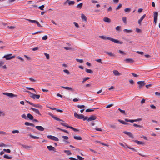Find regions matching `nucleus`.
I'll return each instance as SVG.
<instances>
[{
  "label": "nucleus",
  "instance_id": "51",
  "mask_svg": "<svg viewBox=\"0 0 160 160\" xmlns=\"http://www.w3.org/2000/svg\"><path fill=\"white\" fill-rule=\"evenodd\" d=\"M77 107L79 108H84L85 106L84 105H78Z\"/></svg>",
  "mask_w": 160,
  "mask_h": 160
},
{
  "label": "nucleus",
  "instance_id": "47",
  "mask_svg": "<svg viewBox=\"0 0 160 160\" xmlns=\"http://www.w3.org/2000/svg\"><path fill=\"white\" fill-rule=\"evenodd\" d=\"M36 24H37V26L39 27H40V28H42V26L39 23V22L37 21H36V22H35V23Z\"/></svg>",
  "mask_w": 160,
  "mask_h": 160
},
{
  "label": "nucleus",
  "instance_id": "20",
  "mask_svg": "<svg viewBox=\"0 0 160 160\" xmlns=\"http://www.w3.org/2000/svg\"><path fill=\"white\" fill-rule=\"evenodd\" d=\"M103 20L105 22L108 23H110L111 22L110 19L108 18L104 17Z\"/></svg>",
  "mask_w": 160,
  "mask_h": 160
},
{
  "label": "nucleus",
  "instance_id": "4",
  "mask_svg": "<svg viewBox=\"0 0 160 160\" xmlns=\"http://www.w3.org/2000/svg\"><path fill=\"white\" fill-rule=\"evenodd\" d=\"M25 101L27 102L28 104H29L30 105L33 107H34L36 108H38L41 109H42V107L40 104H33V103H32L26 100H25Z\"/></svg>",
  "mask_w": 160,
  "mask_h": 160
},
{
  "label": "nucleus",
  "instance_id": "48",
  "mask_svg": "<svg viewBox=\"0 0 160 160\" xmlns=\"http://www.w3.org/2000/svg\"><path fill=\"white\" fill-rule=\"evenodd\" d=\"M44 5H42L41 6L39 7L38 8L41 10H44Z\"/></svg>",
  "mask_w": 160,
  "mask_h": 160
},
{
  "label": "nucleus",
  "instance_id": "9",
  "mask_svg": "<svg viewBox=\"0 0 160 160\" xmlns=\"http://www.w3.org/2000/svg\"><path fill=\"white\" fill-rule=\"evenodd\" d=\"M158 13L157 12H155L154 13V21L156 24L158 20Z\"/></svg>",
  "mask_w": 160,
  "mask_h": 160
},
{
  "label": "nucleus",
  "instance_id": "37",
  "mask_svg": "<svg viewBox=\"0 0 160 160\" xmlns=\"http://www.w3.org/2000/svg\"><path fill=\"white\" fill-rule=\"evenodd\" d=\"M69 128L72 129L74 131H79V130L78 129L76 128H75L72 126H70V127H69Z\"/></svg>",
  "mask_w": 160,
  "mask_h": 160
},
{
  "label": "nucleus",
  "instance_id": "29",
  "mask_svg": "<svg viewBox=\"0 0 160 160\" xmlns=\"http://www.w3.org/2000/svg\"><path fill=\"white\" fill-rule=\"evenodd\" d=\"M61 87H62V88H63L66 89L67 90H71V91H73V88H72L70 87H69L62 86Z\"/></svg>",
  "mask_w": 160,
  "mask_h": 160
},
{
  "label": "nucleus",
  "instance_id": "39",
  "mask_svg": "<svg viewBox=\"0 0 160 160\" xmlns=\"http://www.w3.org/2000/svg\"><path fill=\"white\" fill-rule=\"evenodd\" d=\"M131 10V9L129 8H127L124 9V11L126 12H130Z\"/></svg>",
  "mask_w": 160,
  "mask_h": 160
},
{
  "label": "nucleus",
  "instance_id": "53",
  "mask_svg": "<svg viewBox=\"0 0 160 160\" xmlns=\"http://www.w3.org/2000/svg\"><path fill=\"white\" fill-rule=\"evenodd\" d=\"M77 157L78 158V160L79 159V160H83L84 159V158H82L79 155H78L77 156Z\"/></svg>",
  "mask_w": 160,
  "mask_h": 160
},
{
  "label": "nucleus",
  "instance_id": "31",
  "mask_svg": "<svg viewBox=\"0 0 160 160\" xmlns=\"http://www.w3.org/2000/svg\"><path fill=\"white\" fill-rule=\"evenodd\" d=\"M26 20L28 21H29V22L32 23H35V22L36 20H32L30 19H25Z\"/></svg>",
  "mask_w": 160,
  "mask_h": 160
},
{
  "label": "nucleus",
  "instance_id": "52",
  "mask_svg": "<svg viewBox=\"0 0 160 160\" xmlns=\"http://www.w3.org/2000/svg\"><path fill=\"white\" fill-rule=\"evenodd\" d=\"M76 60L77 62H80L81 63H82L83 62V61L82 59H76Z\"/></svg>",
  "mask_w": 160,
  "mask_h": 160
},
{
  "label": "nucleus",
  "instance_id": "38",
  "mask_svg": "<svg viewBox=\"0 0 160 160\" xmlns=\"http://www.w3.org/2000/svg\"><path fill=\"white\" fill-rule=\"evenodd\" d=\"M126 147H127L128 148H129V149L132 150L133 151H135V152H137V150L135 149H134V148H131L130 147H129V146H128L127 145H126Z\"/></svg>",
  "mask_w": 160,
  "mask_h": 160
},
{
  "label": "nucleus",
  "instance_id": "14",
  "mask_svg": "<svg viewBox=\"0 0 160 160\" xmlns=\"http://www.w3.org/2000/svg\"><path fill=\"white\" fill-rule=\"evenodd\" d=\"M125 61L127 63H132L134 62V60L132 58H127L125 59Z\"/></svg>",
  "mask_w": 160,
  "mask_h": 160
},
{
  "label": "nucleus",
  "instance_id": "45",
  "mask_svg": "<svg viewBox=\"0 0 160 160\" xmlns=\"http://www.w3.org/2000/svg\"><path fill=\"white\" fill-rule=\"evenodd\" d=\"M122 6V4H121V3L119 4L118 5V6L116 8V10H118L119 9L121 8Z\"/></svg>",
  "mask_w": 160,
  "mask_h": 160
},
{
  "label": "nucleus",
  "instance_id": "26",
  "mask_svg": "<svg viewBox=\"0 0 160 160\" xmlns=\"http://www.w3.org/2000/svg\"><path fill=\"white\" fill-rule=\"evenodd\" d=\"M3 157L5 158H6L7 159H11L12 158V156H9L7 155H4L3 156Z\"/></svg>",
  "mask_w": 160,
  "mask_h": 160
},
{
  "label": "nucleus",
  "instance_id": "24",
  "mask_svg": "<svg viewBox=\"0 0 160 160\" xmlns=\"http://www.w3.org/2000/svg\"><path fill=\"white\" fill-rule=\"evenodd\" d=\"M118 121L121 123L124 124V125H129V123H128L127 122H125L123 120H122L120 119H118Z\"/></svg>",
  "mask_w": 160,
  "mask_h": 160
},
{
  "label": "nucleus",
  "instance_id": "17",
  "mask_svg": "<svg viewBox=\"0 0 160 160\" xmlns=\"http://www.w3.org/2000/svg\"><path fill=\"white\" fill-rule=\"evenodd\" d=\"M27 117L28 119V118L30 120H32L34 118L33 117L30 113L27 114Z\"/></svg>",
  "mask_w": 160,
  "mask_h": 160
},
{
  "label": "nucleus",
  "instance_id": "41",
  "mask_svg": "<svg viewBox=\"0 0 160 160\" xmlns=\"http://www.w3.org/2000/svg\"><path fill=\"white\" fill-rule=\"evenodd\" d=\"M44 54L46 56V58L47 59H49L50 57L49 54L46 52H44Z\"/></svg>",
  "mask_w": 160,
  "mask_h": 160
},
{
  "label": "nucleus",
  "instance_id": "33",
  "mask_svg": "<svg viewBox=\"0 0 160 160\" xmlns=\"http://www.w3.org/2000/svg\"><path fill=\"white\" fill-rule=\"evenodd\" d=\"M29 136L30 137L32 138L33 139H38L39 138V137L35 136L31 134H30Z\"/></svg>",
  "mask_w": 160,
  "mask_h": 160
},
{
  "label": "nucleus",
  "instance_id": "19",
  "mask_svg": "<svg viewBox=\"0 0 160 160\" xmlns=\"http://www.w3.org/2000/svg\"><path fill=\"white\" fill-rule=\"evenodd\" d=\"M20 144L23 148H24L25 149H30V148H32V147L30 146H27L23 144Z\"/></svg>",
  "mask_w": 160,
  "mask_h": 160
},
{
  "label": "nucleus",
  "instance_id": "46",
  "mask_svg": "<svg viewBox=\"0 0 160 160\" xmlns=\"http://www.w3.org/2000/svg\"><path fill=\"white\" fill-rule=\"evenodd\" d=\"M3 150L5 152L8 153H10L11 152V150H10V149H3Z\"/></svg>",
  "mask_w": 160,
  "mask_h": 160
},
{
  "label": "nucleus",
  "instance_id": "62",
  "mask_svg": "<svg viewBox=\"0 0 160 160\" xmlns=\"http://www.w3.org/2000/svg\"><path fill=\"white\" fill-rule=\"evenodd\" d=\"M136 32H137V33H140L141 32V29H139V28H137L136 29Z\"/></svg>",
  "mask_w": 160,
  "mask_h": 160
},
{
  "label": "nucleus",
  "instance_id": "27",
  "mask_svg": "<svg viewBox=\"0 0 160 160\" xmlns=\"http://www.w3.org/2000/svg\"><path fill=\"white\" fill-rule=\"evenodd\" d=\"M73 138L74 139L77 140H82V138L80 136H74Z\"/></svg>",
  "mask_w": 160,
  "mask_h": 160
},
{
  "label": "nucleus",
  "instance_id": "61",
  "mask_svg": "<svg viewBox=\"0 0 160 160\" xmlns=\"http://www.w3.org/2000/svg\"><path fill=\"white\" fill-rule=\"evenodd\" d=\"M73 24H74L75 26H76L77 28H79V25H78V24L77 23H76V22H74L73 23Z\"/></svg>",
  "mask_w": 160,
  "mask_h": 160
},
{
  "label": "nucleus",
  "instance_id": "40",
  "mask_svg": "<svg viewBox=\"0 0 160 160\" xmlns=\"http://www.w3.org/2000/svg\"><path fill=\"white\" fill-rule=\"evenodd\" d=\"M85 71L86 72L89 73H92L93 72L91 70L87 68L85 69Z\"/></svg>",
  "mask_w": 160,
  "mask_h": 160
},
{
  "label": "nucleus",
  "instance_id": "34",
  "mask_svg": "<svg viewBox=\"0 0 160 160\" xmlns=\"http://www.w3.org/2000/svg\"><path fill=\"white\" fill-rule=\"evenodd\" d=\"M64 152L66 153L68 155H71L72 154V153L70 152L69 150H65L64 151Z\"/></svg>",
  "mask_w": 160,
  "mask_h": 160
},
{
  "label": "nucleus",
  "instance_id": "16",
  "mask_svg": "<svg viewBox=\"0 0 160 160\" xmlns=\"http://www.w3.org/2000/svg\"><path fill=\"white\" fill-rule=\"evenodd\" d=\"M47 147L49 151L53 150L54 151V152H56L55 151H54V149H55V148H54V147H52V146L50 145V146H48Z\"/></svg>",
  "mask_w": 160,
  "mask_h": 160
},
{
  "label": "nucleus",
  "instance_id": "63",
  "mask_svg": "<svg viewBox=\"0 0 160 160\" xmlns=\"http://www.w3.org/2000/svg\"><path fill=\"white\" fill-rule=\"evenodd\" d=\"M110 127L111 128H116V126L113 124L110 125Z\"/></svg>",
  "mask_w": 160,
  "mask_h": 160
},
{
  "label": "nucleus",
  "instance_id": "1",
  "mask_svg": "<svg viewBox=\"0 0 160 160\" xmlns=\"http://www.w3.org/2000/svg\"><path fill=\"white\" fill-rule=\"evenodd\" d=\"M100 37L103 39L106 40H109L113 42L116 43H119L120 44H122L123 43V42L121 41H120L118 40L117 39H115L113 38H110V37H107L106 38L104 36H100Z\"/></svg>",
  "mask_w": 160,
  "mask_h": 160
},
{
  "label": "nucleus",
  "instance_id": "8",
  "mask_svg": "<svg viewBox=\"0 0 160 160\" xmlns=\"http://www.w3.org/2000/svg\"><path fill=\"white\" fill-rule=\"evenodd\" d=\"M70 0H67V1L65 2L64 4L65 5L67 3H68L69 5H74L75 3V2L73 1H70Z\"/></svg>",
  "mask_w": 160,
  "mask_h": 160
},
{
  "label": "nucleus",
  "instance_id": "23",
  "mask_svg": "<svg viewBox=\"0 0 160 160\" xmlns=\"http://www.w3.org/2000/svg\"><path fill=\"white\" fill-rule=\"evenodd\" d=\"M8 96L10 97H16L17 96V95L14 94L13 93L8 92Z\"/></svg>",
  "mask_w": 160,
  "mask_h": 160
},
{
  "label": "nucleus",
  "instance_id": "18",
  "mask_svg": "<svg viewBox=\"0 0 160 160\" xmlns=\"http://www.w3.org/2000/svg\"><path fill=\"white\" fill-rule=\"evenodd\" d=\"M81 18L82 21H84L85 22H87V18L83 14H81Z\"/></svg>",
  "mask_w": 160,
  "mask_h": 160
},
{
  "label": "nucleus",
  "instance_id": "13",
  "mask_svg": "<svg viewBox=\"0 0 160 160\" xmlns=\"http://www.w3.org/2000/svg\"><path fill=\"white\" fill-rule=\"evenodd\" d=\"M146 16V14H144L141 17L140 19L138 20V23L139 25H141V22L144 19Z\"/></svg>",
  "mask_w": 160,
  "mask_h": 160
},
{
  "label": "nucleus",
  "instance_id": "12",
  "mask_svg": "<svg viewBox=\"0 0 160 160\" xmlns=\"http://www.w3.org/2000/svg\"><path fill=\"white\" fill-rule=\"evenodd\" d=\"M31 109L33 111L35 112L37 114H38L40 116H41V114L40 113L39 110L35 108H31Z\"/></svg>",
  "mask_w": 160,
  "mask_h": 160
},
{
  "label": "nucleus",
  "instance_id": "64",
  "mask_svg": "<svg viewBox=\"0 0 160 160\" xmlns=\"http://www.w3.org/2000/svg\"><path fill=\"white\" fill-rule=\"evenodd\" d=\"M69 159L71 160H78V159H76L73 157H70L69 158Z\"/></svg>",
  "mask_w": 160,
  "mask_h": 160
},
{
  "label": "nucleus",
  "instance_id": "35",
  "mask_svg": "<svg viewBox=\"0 0 160 160\" xmlns=\"http://www.w3.org/2000/svg\"><path fill=\"white\" fill-rule=\"evenodd\" d=\"M118 110L120 111V112L123 114L124 115H126V113H125V111L124 110H121L120 108H119Z\"/></svg>",
  "mask_w": 160,
  "mask_h": 160
},
{
  "label": "nucleus",
  "instance_id": "58",
  "mask_svg": "<svg viewBox=\"0 0 160 160\" xmlns=\"http://www.w3.org/2000/svg\"><path fill=\"white\" fill-rule=\"evenodd\" d=\"M48 37L47 35L44 36L42 38V39L43 40H46L48 39Z\"/></svg>",
  "mask_w": 160,
  "mask_h": 160
},
{
  "label": "nucleus",
  "instance_id": "49",
  "mask_svg": "<svg viewBox=\"0 0 160 160\" xmlns=\"http://www.w3.org/2000/svg\"><path fill=\"white\" fill-rule=\"evenodd\" d=\"M12 132L13 134L18 133H19V131L18 130H14L12 131Z\"/></svg>",
  "mask_w": 160,
  "mask_h": 160
},
{
  "label": "nucleus",
  "instance_id": "28",
  "mask_svg": "<svg viewBox=\"0 0 160 160\" xmlns=\"http://www.w3.org/2000/svg\"><path fill=\"white\" fill-rule=\"evenodd\" d=\"M61 125H63L65 127L68 128H69V127H70V126H68L67 123H66L64 122H61Z\"/></svg>",
  "mask_w": 160,
  "mask_h": 160
},
{
  "label": "nucleus",
  "instance_id": "25",
  "mask_svg": "<svg viewBox=\"0 0 160 160\" xmlns=\"http://www.w3.org/2000/svg\"><path fill=\"white\" fill-rule=\"evenodd\" d=\"M133 141L135 142L136 143L140 145V144H144V143L143 142H142L138 141L137 140H133Z\"/></svg>",
  "mask_w": 160,
  "mask_h": 160
},
{
  "label": "nucleus",
  "instance_id": "5",
  "mask_svg": "<svg viewBox=\"0 0 160 160\" xmlns=\"http://www.w3.org/2000/svg\"><path fill=\"white\" fill-rule=\"evenodd\" d=\"M12 55V54H9L7 55H4L3 58H5L6 60H10L12 58H13L15 57V56H11Z\"/></svg>",
  "mask_w": 160,
  "mask_h": 160
},
{
  "label": "nucleus",
  "instance_id": "10",
  "mask_svg": "<svg viewBox=\"0 0 160 160\" xmlns=\"http://www.w3.org/2000/svg\"><path fill=\"white\" fill-rule=\"evenodd\" d=\"M123 133L126 135H128L130 137L134 138L133 135L130 132L124 131L123 132Z\"/></svg>",
  "mask_w": 160,
  "mask_h": 160
},
{
  "label": "nucleus",
  "instance_id": "56",
  "mask_svg": "<svg viewBox=\"0 0 160 160\" xmlns=\"http://www.w3.org/2000/svg\"><path fill=\"white\" fill-rule=\"evenodd\" d=\"M95 61L97 62H98L99 63H100L101 64H102L103 63L102 62V60L100 59H96Z\"/></svg>",
  "mask_w": 160,
  "mask_h": 160
},
{
  "label": "nucleus",
  "instance_id": "22",
  "mask_svg": "<svg viewBox=\"0 0 160 160\" xmlns=\"http://www.w3.org/2000/svg\"><path fill=\"white\" fill-rule=\"evenodd\" d=\"M113 72L114 74L116 76H119L121 75L120 73L116 70H113Z\"/></svg>",
  "mask_w": 160,
  "mask_h": 160
},
{
  "label": "nucleus",
  "instance_id": "21",
  "mask_svg": "<svg viewBox=\"0 0 160 160\" xmlns=\"http://www.w3.org/2000/svg\"><path fill=\"white\" fill-rule=\"evenodd\" d=\"M105 53L107 54L108 55L110 56H112V57H115L116 55L112 53V52H106Z\"/></svg>",
  "mask_w": 160,
  "mask_h": 160
},
{
  "label": "nucleus",
  "instance_id": "44",
  "mask_svg": "<svg viewBox=\"0 0 160 160\" xmlns=\"http://www.w3.org/2000/svg\"><path fill=\"white\" fill-rule=\"evenodd\" d=\"M90 79L89 77H85L83 78L82 83Z\"/></svg>",
  "mask_w": 160,
  "mask_h": 160
},
{
  "label": "nucleus",
  "instance_id": "59",
  "mask_svg": "<svg viewBox=\"0 0 160 160\" xmlns=\"http://www.w3.org/2000/svg\"><path fill=\"white\" fill-rule=\"evenodd\" d=\"M94 111V110L93 109H86V112H92V111Z\"/></svg>",
  "mask_w": 160,
  "mask_h": 160
},
{
  "label": "nucleus",
  "instance_id": "15",
  "mask_svg": "<svg viewBox=\"0 0 160 160\" xmlns=\"http://www.w3.org/2000/svg\"><path fill=\"white\" fill-rule=\"evenodd\" d=\"M35 128L38 130L40 131H43L44 130V128L41 126H36Z\"/></svg>",
  "mask_w": 160,
  "mask_h": 160
},
{
  "label": "nucleus",
  "instance_id": "30",
  "mask_svg": "<svg viewBox=\"0 0 160 160\" xmlns=\"http://www.w3.org/2000/svg\"><path fill=\"white\" fill-rule=\"evenodd\" d=\"M83 6V3H81L79 4H78L77 6V8L79 9H81Z\"/></svg>",
  "mask_w": 160,
  "mask_h": 160
},
{
  "label": "nucleus",
  "instance_id": "7",
  "mask_svg": "<svg viewBox=\"0 0 160 160\" xmlns=\"http://www.w3.org/2000/svg\"><path fill=\"white\" fill-rule=\"evenodd\" d=\"M138 84L139 85L138 87L139 89H141L145 84L144 81H140L137 82Z\"/></svg>",
  "mask_w": 160,
  "mask_h": 160
},
{
  "label": "nucleus",
  "instance_id": "43",
  "mask_svg": "<svg viewBox=\"0 0 160 160\" xmlns=\"http://www.w3.org/2000/svg\"><path fill=\"white\" fill-rule=\"evenodd\" d=\"M122 20L124 23L125 24L127 23V18L126 17H123L122 18Z\"/></svg>",
  "mask_w": 160,
  "mask_h": 160
},
{
  "label": "nucleus",
  "instance_id": "50",
  "mask_svg": "<svg viewBox=\"0 0 160 160\" xmlns=\"http://www.w3.org/2000/svg\"><path fill=\"white\" fill-rule=\"evenodd\" d=\"M21 117L22 118H24L25 119H26V120L28 119V118L27 117V116H26V115L25 114H22V115Z\"/></svg>",
  "mask_w": 160,
  "mask_h": 160
},
{
  "label": "nucleus",
  "instance_id": "3",
  "mask_svg": "<svg viewBox=\"0 0 160 160\" xmlns=\"http://www.w3.org/2000/svg\"><path fill=\"white\" fill-rule=\"evenodd\" d=\"M26 92L30 94V97L33 99H39L40 98V95H39L36 94L34 93H33L28 91H27Z\"/></svg>",
  "mask_w": 160,
  "mask_h": 160
},
{
  "label": "nucleus",
  "instance_id": "2",
  "mask_svg": "<svg viewBox=\"0 0 160 160\" xmlns=\"http://www.w3.org/2000/svg\"><path fill=\"white\" fill-rule=\"evenodd\" d=\"M74 117L79 119H83L84 121H85L88 119V117H85L82 114H78V113L76 112L74 113Z\"/></svg>",
  "mask_w": 160,
  "mask_h": 160
},
{
  "label": "nucleus",
  "instance_id": "11",
  "mask_svg": "<svg viewBox=\"0 0 160 160\" xmlns=\"http://www.w3.org/2000/svg\"><path fill=\"white\" fill-rule=\"evenodd\" d=\"M96 117L94 115H91L87 119L88 121H90L92 120H95L96 119Z\"/></svg>",
  "mask_w": 160,
  "mask_h": 160
},
{
  "label": "nucleus",
  "instance_id": "55",
  "mask_svg": "<svg viewBox=\"0 0 160 160\" xmlns=\"http://www.w3.org/2000/svg\"><path fill=\"white\" fill-rule=\"evenodd\" d=\"M63 72L67 74H70L69 71L67 69H64L63 70Z\"/></svg>",
  "mask_w": 160,
  "mask_h": 160
},
{
  "label": "nucleus",
  "instance_id": "60",
  "mask_svg": "<svg viewBox=\"0 0 160 160\" xmlns=\"http://www.w3.org/2000/svg\"><path fill=\"white\" fill-rule=\"evenodd\" d=\"M95 129L98 131H102V130L99 128H95Z\"/></svg>",
  "mask_w": 160,
  "mask_h": 160
},
{
  "label": "nucleus",
  "instance_id": "32",
  "mask_svg": "<svg viewBox=\"0 0 160 160\" xmlns=\"http://www.w3.org/2000/svg\"><path fill=\"white\" fill-rule=\"evenodd\" d=\"M123 31L125 32L128 33H130L132 32V30H128L127 29H125L123 30Z\"/></svg>",
  "mask_w": 160,
  "mask_h": 160
},
{
  "label": "nucleus",
  "instance_id": "36",
  "mask_svg": "<svg viewBox=\"0 0 160 160\" xmlns=\"http://www.w3.org/2000/svg\"><path fill=\"white\" fill-rule=\"evenodd\" d=\"M133 126L135 127H137L138 128H143V126L142 125H138L136 124H133Z\"/></svg>",
  "mask_w": 160,
  "mask_h": 160
},
{
  "label": "nucleus",
  "instance_id": "6",
  "mask_svg": "<svg viewBox=\"0 0 160 160\" xmlns=\"http://www.w3.org/2000/svg\"><path fill=\"white\" fill-rule=\"evenodd\" d=\"M47 137L50 139L55 141H59L58 138L53 136L52 135H48Z\"/></svg>",
  "mask_w": 160,
  "mask_h": 160
},
{
  "label": "nucleus",
  "instance_id": "57",
  "mask_svg": "<svg viewBox=\"0 0 160 160\" xmlns=\"http://www.w3.org/2000/svg\"><path fill=\"white\" fill-rule=\"evenodd\" d=\"M118 51L119 52L122 54L124 55H126V53L123 51H122L121 50H119Z\"/></svg>",
  "mask_w": 160,
  "mask_h": 160
},
{
  "label": "nucleus",
  "instance_id": "54",
  "mask_svg": "<svg viewBox=\"0 0 160 160\" xmlns=\"http://www.w3.org/2000/svg\"><path fill=\"white\" fill-rule=\"evenodd\" d=\"M64 48L66 50H71L73 49L71 47H64Z\"/></svg>",
  "mask_w": 160,
  "mask_h": 160
},
{
  "label": "nucleus",
  "instance_id": "42",
  "mask_svg": "<svg viewBox=\"0 0 160 160\" xmlns=\"http://www.w3.org/2000/svg\"><path fill=\"white\" fill-rule=\"evenodd\" d=\"M26 88L27 89L29 90H33V91H34V92H35V93H36V91H35V89L33 88H31V87H27Z\"/></svg>",
  "mask_w": 160,
  "mask_h": 160
}]
</instances>
